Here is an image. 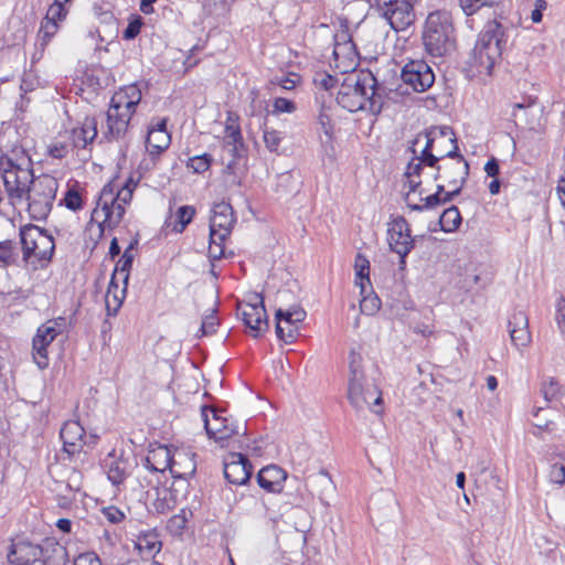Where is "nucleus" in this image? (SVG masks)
Instances as JSON below:
<instances>
[{
	"instance_id": "obj_26",
	"label": "nucleus",
	"mask_w": 565,
	"mask_h": 565,
	"mask_svg": "<svg viewBox=\"0 0 565 565\" xmlns=\"http://www.w3.org/2000/svg\"><path fill=\"white\" fill-rule=\"evenodd\" d=\"M287 473L278 466L270 465L259 470L257 483L268 492H280Z\"/></svg>"
},
{
	"instance_id": "obj_3",
	"label": "nucleus",
	"mask_w": 565,
	"mask_h": 565,
	"mask_svg": "<svg viewBox=\"0 0 565 565\" xmlns=\"http://www.w3.org/2000/svg\"><path fill=\"white\" fill-rule=\"evenodd\" d=\"M140 100L141 90L137 85H129L111 97L106 114L107 129L103 131L106 140H118L125 136Z\"/></svg>"
},
{
	"instance_id": "obj_14",
	"label": "nucleus",
	"mask_w": 565,
	"mask_h": 565,
	"mask_svg": "<svg viewBox=\"0 0 565 565\" xmlns=\"http://www.w3.org/2000/svg\"><path fill=\"white\" fill-rule=\"evenodd\" d=\"M433 168L436 169L433 175L434 180H440L448 186H462L469 175V164L461 154L444 160Z\"/></svg>"
},
{
	"instance_id": "obj_58",
	"label": "nucleus",
	"mask_w": 565,
	"mask_h": 565,
	"mask_svg": "<svg viewBox=\"0 0 565 565\" xmlns=\"http://www.w3.org/2000/svg\"><path fill=\"white\" fill-rule=\"evenodd\" d=\"M296 109V106L294 104V102L287 99V98H282V97H277L275 100H274V111L275 113H292L295 111Z\"/></svg>"
},
{
	"instance_id": "obj_13",
	"label": "nucleus",
	"mask_w": 565,
	"mask_h": 565,
	"mask_svg": "<svg viewBox=\"0 0 565 565\" xmlns=\"http://www.w3.org/2000/svg\"><path fill=\"white\" fill-rule=\"evenodd\" d=\"M401 77L404 84L418 93L427 90L435 82L431 67L423 60L409 61L405 64Z\"/></svg>"
},
{
	"instance_id": "obj_38",
	"label": "nucleus",
	"mask_w": 565,
	"mask_h": 565,
	"mask_svg": "<svg viewBox=\"0 0 565 565\" xmlns=\"http://www.w3.org/2000/svg\"><path fill=\"white\" fill-rule=\"evenodd\" d=\"M469 64L471 67H475L479 74L490 75L495 62L487 61L486 54H483V53L482 54L477 53V46L475 45V49L470 56Z\"/></svg>"
},
{
	"instance_id": "obj_62",
	"label": "nucleus",
	"mask_w": 565,
	"mask_h": 565,
	"mask_svg": "<svg viewBox=\"0 0 565 565\" xmlns=\"http://www.w3.org/2000/svg\"><path fill=\"white\" fill-rule=\"evenodd\" d=\"M556 322L562 333H565V298L562 297L556 307Z\"/></svg>"
},
{
	"instance_id": "obj_41",
	"label": "nucleus",
	"mask_w": 565,
	"mask_h": 565,
	"mask_svg": "<svg viewBox=\"0 0 565 565\" xmlns=\"http://www.w3.org/2000/svg\"><path fill=\"white\" fill-rule=\"evenodd\" d=\"M502 0H459V6L466 15H472L482 7L499 4Z\"/></svg>"
},
{
	"instance_id": "obj_1",
	"label": "nucleus",
	"mask_w": 565,
	"mask_h": 565,
	"mask_svg": "<svg viewBox=\"0 0 565 565\" xmlns=\"http://www.w3.org/2000/svg\"><path fill=\"white\" fill-rule=\"evenodd\" d=\"M384 88L370 71H353L344 74L337 95V103L344 109L355 113L367 110L373 115L382 111Z\"/></svg>"
},
{
	"instance_id": "obj_31",
	"label": "nucleus",
	"mask_w": 565,
	"mask_h": 565,
	"mask_svg": "<svg viewBox=\"0 0 565 565\" xmlns=\"http://www.w3.org/2000/svg\"><path fill=\"white\" fill-rule=\"evenodd\" d=\"M171 138L167 129L150 128L146 138V148L151 156L164 151L170 145Z\"/></svg>"
},
{
	"instance_id": "obj_61",
	"label": "nucleus",
	"mask_w": 565,
	"mask_h": 565,
	"mask_svg": "<svg viewBox=\"0 0 565 565\" xmlns=\"http://www.w3.org/2000/svg\"><path fill=\"white\" fill-rule=\"evenodd\" d=\"M73 565H102L99 558L93 553L79 554Z\"/></svg>"
},
{
	"instance_id": "obj_42",
	"label": "nucleus",
	"mask_w": 565,
	"mask_h": 565,
	"mask_svg": "<svg viewBox=\"0 0 565 565\" xmlns=\"http://www.w3.org/2000/svg\"><path fill=\"white\" fill-rule=\"evenodd\" d=\"M195 214V209L191 205H182L177 211L178 224L174 226V231L182 233L185 227L192 222Z\"/></svg>"
},
{
	"instance_id": "obj_55",
	"label": "nucleus",
	"mask_w": 565,
	"mask_h": 565,
	"mask_svg": "<svg viewBox=\"0 0 565 565\" xmlns=\"http://www.w3.org/2000/svg\"><path fill=\"white\" fill-rule=\"evenodd\" d=\"M313 82L317 86L329 90L330 88L334 87L339 79L327 73H318L316 74Z\"/></svg>"
},
{
	"instance_id": "obj_29",
	"label": "nucleus",
	"mask_w": 565,
	"mask_h": 565,
	"mask_svg": "<svg viewBox=\"0 0 565 565\" xmlns=\"http://www.w3.org/2000/svg\"><path fill=\"white\" fill-rule=\"evenodd\" d=\"M235 223L234 212L230 203L220 202L213 207V215L210 221V227L220 230L232 228Z\"/></svg>"
},
{
	"instance_id": "obj_34",
	"label": "nucleus",
	"mask_w": 565,
	"mask_h": 565,
	"mask_svg": "<svg viewBox=\"0 0 565 565\" xmlns=\"http://www.w3.org/2000/svg\"><path fill=\"white\" fill-rule=\"evenodd\" d=\"M20 253L18 245L12 239L0 241V268L17 266Z\"/></svg>"
},
{
	"instance_id": "obj_45",
	"label": "nucleus",
	"mask_w": 565,
	"mask_h": 565,
	"mask_svg": "<svg viewBox=\"0 0 565 565\" xmlns=\"http://www.w3.org/2000/svg\"><path fill=\"white\" fill-rule=\"evenodd\" d=\"M381 300L376 295L363 296L360 301V310L363 315L373 316L379 311Z\"/></svg>"
},
{
	"instance_id": "obj_37",
	"label": "nucleus",
	"mask_w": 565,
	"mask_h": 565,
	"mask_svg": "<svg viewBox=\"0 0 565 565\" xmlns=\"http://www.w3.org/2000/svg\"><path fill=\"white\" fill-rule=\"evenodd\" d=\"M362 358L355 352L350 353V380L349 388H361L364 384L362 383V371H361Z\"/></svg>"
},
{
	"instance_id": "obj_21",
	"label": "nucleus",
	"mask_w": 565,
	"mask_h": 565,
	"mask_svg": "<svg viewBox=\"0 0 565 565\" xmlns=\"http://www.w3.org/2000/svg\"><path fill=\"white\" fill-rule=\"evenodd\" d=\"M84 435L85 430L78 420L65 422L60 431L64 450L71 456L79 454L84 446Z\"/></svg>"
},
{
	"instance_id": "obj_60",
	"label": "nucleus",
	"mask_w": 565,
	"mask_h": 565,
	"mask_svg": "<svg viewBox=\"0 0 565 565\" xmlns=\"http://www.w3.org/2000/svg\"><path fill=\"white\" fill-rule=\"evenodd\" d=\"M232 228L220 230L218 227H210V242L224 244V241L228 237Z\"/></svg>"
},
{
	"instance_id": "obj_20",
	"label": "nucleus",
	"mask_w": 565,
	"mask_h": 565,
	"mask_svg": "<svg viewBox=\"0 0 565 565\" xmlns=\"http://www.w3.org/2000/svg\"><path fill=\"white\" fill-rule=\"evenodd\" d=\"M43 553V546L26 540H19L12 542L8 553V562L10 565H32L41 562Z\"/></svg>"
},
{
	"instance_id": "obj_15",
	"label": "nucleus",
	"mask_w": 565,
	"mask_h": 565,
	"mask_svg": "<svg viewBox=\"0 0 565 565\" xmlns=\"http://www.w3.org/2000/svg\"><path fill=\"white\" fill-rule=\"evenodd\" d=\"M134 245L135 243H131L129 247L124 252L121 258L116 265L115 271L109 282L108 295L114 292V300L116 302L114 315H116L118 308L121 306L122 297L126 292V287L129 279V270L134 260V255L131 254Z\"/></svg>"
},
{
	"instance_id": "obj_57",
	"label": "nucleus",
	"mask_w": 565,
	"mask_h": 565,
	"mask_svg": "<svg viewBox=\"0 0 565 565\" xmlns=\"http://www.w3.org/2000/svg\"><path fill=\"white\" fill-rule=\"evenodd\" d=\"M141 26H142V20L140 17L130 21L124 31V39L125 40H134L140 33Z\"/></svg>"
},
{
	"instance_id": "obj_36",
	"label": "nucleus",
	"mask_w": 565,
	"mask_h": 565,
	"mask_svg": "<svg viewBox=\"0 0 565 565\" xmlns=\"http://www.w3.org/2000/svg\"><path fill=\"white\" fill-rule=\"evenodd\" d=\"M461 224V215L457 206L446 209L439 216V225L444 232H454Z\"/></svg>"
},
{
	"instance_id": "obj_51",
	"label": "nucleus",
	"mask_w": 565,
	"mask_h": 565,
	"mask_svg": "<svg viewBox=\"0 0 565 565\" xmlns=\"http://www.w3.org/2000/svg\"><path fill=\"white\" fill-rule=\"evenodd\" d=\"M263 139H264L266 148L269 151L275 152L279 148V145L281 141V136H280V132L277 130L265 129L264 134H263Z\"/></svg>"
},
{
	"instance_id": "obj_32",
	"label": "nucleus",
	"mask_w": 565,
	"mask_h": 565,
	"mask_svg": "<svg viewBox=\"0 0 565 565\" xmlns=\"http://www.w3.org/2000/svg\"><path fill=\"white\" fill-rule=\"evenodd\" d=\"M43 551L41 565H66L68 562L66 548L58 543H47Z\"/></svg>"
},
{
	"instance_id": "obj_33",
	"label": "nucleus",
	"mask_w": 565,
	"mask_h": 565,
	"mask_svg": "<svg viewBox=\"0 0 565 565\" xmlns=\"http://www.w3.org/2000/svg\"><path fill=\"white\" fill-rule=\"evenodd\" d=\"M107 477L113 484L118 486L124 482L129 473V463L125 459L111 457L106 462Z\"/></svg>"
},
{
	"instance_id": "obj_50",
	"label": "nucleus",
	"mask_w": 565,
	"mask_h": 565,
	"mask_svg": "<svg viewBox=\"0 0 565 565\" xmlns=\"http://www.w3.org/2000/svg\"><path fill=\"white\" fill-rule=\"evenodd\" d=\"M62 202L68 210L72 211L81 210L83 205L82 196L75 189L67 190Z\"/></svg>"
},
{
	"instance_id": "obj_4",
	"label": "nucleus",
	"mask_w": 565,
	"mask_h": 565,
	"mask_svg": "<svg viewBox=\"0 0 565 565\" xmlns=\"http://www.w3.org/2000/svg\"><path fill=\"white\" fill-rule=\"evenodd\" d=\"M22 260L25 266L36 269L46 268L55 252L54 238L46 230L36 225L28 224L19 231Z\"/></svg>"
},
{
	"instance_id": "obj_9",
	"label": "nucleus",
	"mask_w": 565,
	"mask_h": 565,
	"mask_svg": "<svg viewBox=\"0 0 565 565\" xmlns=\"http://www.w3.org/2000/svg\"><path fill=\"white\" fill-rule=\"evenodd\" d=\"M65 328V319H50L42 323L32 340L33 360L40 369L49 365L47 348L63 332Z\"/></svg>"
},
{
	"instance_id": "obj_49",
	"label": "nucleus",
	"mask_w": 565,
	"mask_h": 565,
	"mask_svg": "<svg viewBox=\"0 0 565 565\" xmlns=\"http://www.w3.org/2000/svg\"><path fill=\"white\" fill-rule=\"evenodd\" d=\"M105 186L115 188V198L117 203L120 202L125 205H128L131 202L134 193L129 189L121 188L120 183L117 180L110 181Z\"/></svg>"
},
{
	"instance_id": "obj_48",
	"label": "nucleus",
	"mask_w": 565,
	"mask_h": 565,
	"mask_svg": "<svg viewBox=\"0 0 565 565\" xmlns=\"http://www.w3.org/2000/svg\"><path fill=\"white\" fill-rule=\"evenodd\" d=\"M186 522H188V519H186L185 510H181L180 513L170 518V520L168 521V529L173 534H181L182 531L186 526Z\"/></svg>"
},
{
	"instance_id": "obj_27",
	"label": "nucleus",
	"mask_w": 565,
	"mask_h": 565,
	"mask_svg": "<svg viewBox=\"0 0 565 565\" xmlns=\"http://www.w3.org/2000/svg\"><path fill=\"white\" fill-rule=\"evenodd\" d=\"M97 120L94 117H86L81 127L72 131L73 143L76 148H85L97 137Z\"/></svg>"
},
{
	"instance_id": "obj_23",
	"label": "nucleus",
	"mask_w": 565,
	"mask_h": 565,
	"mask_svg": "<svg viewBox=\"0 0 565 565\" xmlns=\"http://www.w3.org/2000/svg\"><path fill=\"white\" fill-rule=\"evenodd\" d=\"M509 333L511 342L516 348L526 347L531 342L529 318L523 311H516L509 320Z\"/></svg>"
},
{
	"instance_id": "obj_39",
	"label": "nucleus",
	"mask_w": 565,
	"mask_h": 565,
	"mask_svg": "<svg viewBox=\"0 0 565 565\" xmlns=\"http://www.w3.org/2000/svg\"><path fill=\"white\" fill-rule=\"evenodd\" d=\"M58 31V24L55 22L49 21V19H43L41 22V26L38 33V39L40 41V45L44 49L52 38Z\"/></svg>"
},
{
	"instance_id": "obj_56",
	"label": "nucleus",
	"mask_w": 565,
	"mask_h": 565,
	"mask_svg": "<svg viewBox=\"0 0 565 565\" xmlns=\"http://www.w3.org/2000/svg\"><path fill=\"white\" fill-rule=\"evenodd\" d=\"M548 478L550 481L553 483H556L558 486L565 484V466L559 463L552 465Z\"/></svg>"
},
{
	"instance_id": "obj_52",
	"label": "nucleus",
	"mask_w": 565,
	"mask_h": 565,
	"mask_svg": "<svg viewBox=\"0 0 565 565\" xmlns=\"http://www.w3.org/2000/svg\"><path fill=\"white\" fill-rule=\"evenodd\" d=\"M242 141H243V137L241 134L239 126L234 120L228 118V121L225 127L224 142H231V143L234 142L235 143V142H242Z\"/></svg>"
},
{
	"instance_id": "obj_44",
	"label": "nucleus",
	"mask_w": 565,
	"mask_h": 565,
	"mask_svg": "<svg viewBox=\"0 0 565 565\" xmlns=\"http://www.w3.org/2000/svg\"><path fill=\"white\" fill-rule=\"evenodd\" d=\"M212 163V157L207 153L194 156L189 159L188 168L192 169L195 173H203L207 171Z\"/></svg>"
},
{
	"instance_id": "obj_35",
	"label": "nucleus",
	"mask_w": 565,
	"mask_h": 565,
	"mask_svg": "<svg viewBox=\"0 0 565 565\" xmlns=\"http://www.w3.org/2000/svg\"><path fill=\"white\" fill-rule=\"evenodd\" d=\"M355 284L360 286L361 295H364L366 285H370V262L361 254L355 257Z\"/></svg>"
},
{
	"instance_id": "obj_40",
	"label": "nucleus",
	"mask_w": 565,
	"mask_h": 565,
	"mask_svg": "<svg viewBox=\"0 0 565 565\" xmlns=\"http://www.w3.org/2000/svg\"><path fill=\"white\" fill-rule=\"evenodd\" d=\"M223 149L232 157V159L225 163V172L235 173L236 159L242 157L243 152V141L235 143L224 142Z\"/></svg>"
},
{
	"instance_id": "obj_28",
	"label": "nucleus",
	"mask_w": 565,
	"mask_h": 565,
	"mask_svg": "<svg viewBox=\"0 0 565 565\" xmlns=\"http://www.w3.org/2000/svg\"><path fill=\"white\" fill-rule=\"evenodd\" d=\"M196 465L194 455L183 450L174 451V459L172 461L171 475L174 478L185 479L195 472Z\"/></svg>"
},
{
	"instance_id": "obj_16",
	"label": "nucleus",
	"mask_w": 565,
	"mask_h": 565,
	"mask_svg": "<svg viewBox=\"0 0 565 565\" xmlns=\"http://www.w3.org/2000/svg\"><path fill=\"white\" fill-rule=\"evenodd\" d=\"M126 212V205L116 201L115 188L104 186L100 191L97 207L94 210V215L98 216L103 213V223L108 227L117 226Z\"/></svg>"
},
{
	"instance_id": "obj_11",
	"label": "nucleus",
	"mask_w": 565,
	"mask_h": 565,
	"mask_svg": "<svg viewBox=\"0 0 565 565\" xmlns=\"http://www.w3.org/2000/svg\"><path fill=\"white\" fill-rule=\"evenodd\" d=\"M276 334L285 343H292L300 332V326L306 318V311L294 306L287 310L278 309L275 313Z\"/></svg>"
},
{
	"instance_id": "obj_17",
	"label": "nucleus",
	"mask_w": 565,
	"mask_h": 565,
	"mask_svg": "<svg viewBox=\"0 0 565 565\" xmlns=\"http://www.w3.org/2000/svg\"><path fill=\"white\" fill-rule=\"evenodd\" d=\"M502 36L501 25L497 22L490 23L478 38L477 53L486 54L487 61L497 62L502 54Z\"/></svg>"
},
{
	"instance_id": "obj_30",
	"label": "nucleus",
	"mask_w": 565,
	"mask_h": 565,
	"mask_svg": "<svg viewBox=\"0 0 565 565\" xmlns=\"http://www.w3.org/2000/svg\"><path fill=\"white\" fill-rule=\"evenodd\" d=\"M161 541L156 531H148L137 537L136 547L143 558H151L161 550Z\"/></svg>"
},
{
	"instance_id": "obj_25",
	"label": "nucleus",
	"mask_w": 565,
	"mask_h": 565,
	"mask_svg": "<svg viewBox=\"0 0 565 565\" xmlns=\"http://www.w3.org/2000/svg\"><path fill=\"white\" fill-rule=\"evenodd\" d=\"M174 452L168 446L159 445L151 448L146 457V466L151 471L164 472L171 471Z\"/></svg>"
},
{
	"instance_id": "obj_53",
	"label": "nucleus",
	"mask_w": 565,
	"mask_h": 565,
	"mask_svg": "<svg viewBox=\"0 0 565 565\" xmlns=\"http://www.w3.org/2000/svg\"><path fill=\"white\" fill-rule=\"evenodd\" d=\"M218 326V319L215 315V310H212L210 315H206L201 323V333L202 335L213 334L216 331V327Z\"/></svg>"
},
{
	"instance_id": "obj_47",
	"label": "nucleus",
	"mask_w": 565,
	"mask_h": 565,
	"mask_svg": "<svg viewBox=\"0 0 565 565\" xmlns=\"http://www.w3.org/2000/svg\"><path fill=\"white\" fill-rule=\"evenodd\" d=\"M67 14V10L61 1L54 2L51 4L46 11V14L43 19H49L51 22L57 23L58 21H63Z\"/></svg>"
},
{
	"instance_id": "obj_12",
	"label": "nucleus",
	"mask_w": 565,
	"mask_h": 565,
	"mask_svg": "<svg viewBox=\"0 0 565 565\" xmlns=\"http://www.w3.org/2000/svg\"><path fill=\"white\" fill-rule=\"evenodd\" d=\"M237 316L242 318L247 328L255 332L253 334L255 338H257L262 331L268 329L264 299L259 294H254L249 302L238 303Z\"/></svg>"
},
{
	"instance_id": "obj_19",
	"label": "nucleus",
	"mask_w": 565,
	"mask_h": 565,
	"mask_svg": "<svg viewBox=\"0 0 565 565\" xmlns=\"http://www.w3.org/2000/svg\"><path fill=\"white\" fill-rule=\"evenodd\" d=\"M333 57L335 67L342 75L355 71V45L345 32L335 35Z\"/></svg>"
},
{
	"instance_id": "obj_59",
	"label": "nucleus",
	"mask_w": 565,
	"mask_h": 565,
	"mask_svg": "<svg viewBox=\"0 0 565 565\" xmlns=\"http://www.w3.org/2000/svg\"><path fill=\"white\" fill-rule=\"evenodd\" d=\"M205 386H211L212 388L222 387L224 385V377L222 370H214L209 374V377H204Z\"/></svg>"
},
{
	"instance_id": "obj_10",
	"label": "nucleus",
	"mask_w": 565,
	"mask_h": 565,
	"mask_svg": "<svg viewBox=\"0 0 565 565\" xmlns=\"http://www.w3.org/2000/svg\"><path fill=\"white\" fill-rule=\"evenodd\" d=\"M388 245L392 252L399 255V267L405 266V258L414 247L409 225L405 217L398 216L388 223Z\"/></svg>"
},
{
	"instance_id": "obj_54",
	"label": "nucleus",
	"mask_w": 565,
	"mask_h": 565,
	"mask_svg": "<svg viewBox=\"0 0 565 565\" xmlns=\"http://www.w3.org/2000/svg\"><path fill=\"white\" fill-rule=\"evenodd\" d=\"M102 514L109 523L113 524H118L125 519V513L114 505L102 509Z\"/></svg>"
},
{
	"instance_id": "obj_2",
	"label": "nucleus",
	"mask_w": 565,
	"mask_h": 565,
	"mask_svg": "<svg viewBox=\"0 0 565 565\" xmlns=\"http://www.w3.org/2000/svg\"><path fill=\"white\" fill-rule=\"evenodd\" d=\"M422 40L425 51L434 57L450 55L456 50L452 17L448 11L430 12L425 21Z\"/></svg>"
},
{
	"instance_id": "obj_7",
	"label": "nucleus",
	"mask_w": 565,
	"mask_h": 565,
	"mask_svg": "<svg viewBox=\"0 0 565 565\" xmlns=\"http://www.w3.org/2000/svg\"><path fill=\"white\" fill-rule=\"evenodd\" d=\"M425 137L426 145L422 150V162L426 167H435L444 160L460 154L456 135L450 127H433L426 131Z\"/></svg>"
},
{
	"instance_id": "obj_22",
	"label": "nucleus",
	"mask_w": 565,
	"mask_h": 565,
	"mask_svg": "<svg viewBox=\"0 0 565 565\" xmlns=\"http://www.w3.org/2000/svg\"><path fill=\"white\" fill-rule=\"evenodd\" d=\"M348 398L356 411L367 407L376 415L383 413L381 391H348Z\"/></svg>"
},
{
	"instance_id": "obj_64",
	"label": "nucleus",
	"mask_w": 565,
	"mask_h": 565,
	"mask_svg": "<svg viewBox=\"0 0 565 565\" xmlns=\"http://www.w3.org/2000/svg\"><path fill=\"white\" fill-rule=\"evenodd\" d=\"M418 162H411L405 172L406 177L419 178L423 170L424 162H422V154L417 158Z\"/></svg>"
},
{
	"instance_id": "obj_6",
	"label": "nucleus",
	"mask_w": 565,
	"mask_h": 565,
	"mask_svg": "<svg viewBox=\"0 0 565 565\" xmlns=\"http://www.w3.org/2000/svg\"><path fill=\"white\" fill-rule=\"evenodd\" d=\"M58 189L57 180L43 173L36 177L23 199L26 211L32 220L44 221L52 211Z\"/></svg>"
},
{
	"instance_id": "obj_8",
	"label": "nucleus",
	"mask_w": 565,
	"mask_h": 565,
	"mask_svg": "<svg viewBox=\"0 0 565 565\" xmlns=\"http://www.w3.org/2000/svg\"><path fill=\"white\" fill-rule=\"evenodd\" d=\"M371 10L395 32L405 31L416 20L413 0H366Z\"/></svg>"
},
{
	"instance_id": "obj_63",
	"label": "nucleus",
	"mask_w": 565,
	"mask_h": 565,
	"mask_svg": "<svg viewBox=\"0 0 565 565\" xmlns=\"http://www.w3.org/2000/svg\"><path fill=\"white\" fill-rule=\"evenodd\" d=\"M312 481L322 488V491L330 490L332 488V480L328 472L320 471L312 478Z\"/></svg>"
},
{
	"instance_id": "obj_24",
	"label": "nucleus",
	"mask_w": 565,
	"mask_h": 565,
	"mask_svg": "<svg viewBox=\"0 0 565 565\" xmlns=\"http://www.w3.org/2000/svg\"><path fill=\"white\" fill-rule=\"evenodd\" d=\"M221 409L214 406L203 405L201 407V414L204 422V428L210 438L217 441L221 433H224V427L228 422V418L222 416Z\"/></svg>"
},
{
	"instance_id": "obj_5",
	"label": "nucleus",
	"mask_w": 565,
	"mask_h": 565,
	"mask_svg": "<svg viewBox=\"0 0 565 565\" xmlns=\"http://www.w3.org/2000/svg\"><path fill=\"white\" fill-rule=\"evenodd\" d=\"M4 190L12 205L23 204L28 190L36 180L30 158H22L20 161L7 159L1 170Z\"/></svg>"
},
{
	"instance_id": "obj_46",
	"label": "nucleus",
	"mask_w": 565,
	"mask_h": 565,
	"mask_svg": "<svg viewBox=\"0 0 565 565\" xmlns=\"http://www.w3.org/2000/svg\"><path fill=\"white\" fill-rule=\"evenodd\" d=\"M420 201H423L424 203L423 204H417V203L408 202V207L412 211L422 212L424 210L434 209V207H436L438 205L444 204L443 200H441V196H439L438 194H430V195H428L426 198H422Z\"/></svg>"
},
{
	"instance_id": "obj_43",
	"label": "nucleus",
	"mask_w": 565,
	"mask_h": 565,
	"mask_svg": "<svg viewBox=\"0 0 565 565\" xmlns=\"http://www.w3.org/2000/svg\"><path fill=\"white\" fill-rule=\"evenodd\" d=\"M224 430L226 433H221L216 443H221L222 446H224V441L230 439L231 437L237 435V436H244L246 435L247 428L245 424H234L232 420L228 419L226 423V426L224 427Z\"/></svg>"
},
{
	"instance_id": "obj_18",
	"label": "nucleus",
	"mask_w": 565,
	"mask_h": 565,
	"mask_svg": "<svg viewBox=\"0 0 565 565\" xmlns=\"http://www.w3.org/2000/svg\"><path fill=\"white\" fill-rule=\"evenodd\" d=\"M253 466L248 458L239 452H230L224 459V477L233 484L243 486L249 481Z\"/></svg>"
}]
</instances>
